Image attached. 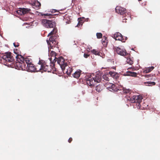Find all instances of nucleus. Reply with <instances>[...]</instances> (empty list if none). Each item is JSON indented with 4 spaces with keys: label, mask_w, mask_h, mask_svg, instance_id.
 Listing matches in <instances>:
<instances>
[{
    "label": "nucleus",
    "mask_w": 160,
    "mask_h": 160,
    "mask_svg": "<svg viewBox=\"0 0 160 160\" xmlns=\"http://www.w3.org/2000/svg\"><path fill=\"white\" fill-rule=\"evenodd\" d=\"M150 79H149V78L147 79L148 80H150Z\"/></svg>",
    "instance_id": "obj_42"
},
{
    "label": "nucleus",
    "mask_w": 160,
    "mask_h": 160,
    "mask_svg": "<svg viewBox=\"0 0 160 160\" xmlns=\"http://www.w3.org/2000/svg\"><path fill=\"white\" fill-rule=\"evenodd\" d=\"M107 38L105 36L103 37V38L102 40V43L104 45L106 46L107 45V41L106 40Z\"/></svg>",
    "instance_id": "obj_26"
},
{
    "label": "nucleus",
    "mask_w": 160,
    "mask_h": 160,
    "mask_svg": "<svg viewBox=\"0 0 160 160\" xmlns=\"http://www.w3.org/2000/svg\"><path fill=\"white\" fill-rule=\"evenodd\" d=\"M53 30L48 34V36H50V37L52 36L55 38H56L57 37L56 36V34L57 32V30L55 28H53Z\"/></svg>",
    "instance_id": "obj_17"
},
{
    "label": "nucleus",
    "mask_w": 160,
    "mask_h": 160,
    "mask_svg": "<svg viewBox=\"0 0 160 160\" xmlns=\"http://www.w3.org/2000/svg\"><path fill=\"white\" fill-rule=\"evenodd\" d=\"M78 23H79V22ZM78 25H79V23H78V24H77V25H78Z\"/></svg>",
    "instance_id": "obj_43"
},
{
    "label": "nucleus",
    "mask_w": 160,
    "mask_h": 160,
    "mask_svg": "<svg viewBox=\"0 0 160 160\" xmlns=\"http://www.w3.org/2000/svg\"><path fill=\"white\" fill-rule=\"evenodd\" d=\"M16 67L19 70H27L28 72H35V66L32 63L30 64H27L26 66V64H24L23 63H22V64L18 62L16 64Z\"/></svg>",
    "instance_id": "obj_1"
},
{
    "label": "nucleus",
    "mask_w": 160,
    "mask_h": 160,
    "mask_svg": "<svg viewBox=\"0 0 160 160\" xmlns=\"http://www.w3.org/2000/svg\"><path fill=\"white\" fill-rule=\"evenodd\" d=\"M86 83L87 84L90 86L91 87H92L94 86V80L92 75H91L89 77L86 78Z\"/></svg>",
    "instance_id": "obj_12"
},
{
    "label": "nucleus",
    "mask_w": 160,
    "mask_h": 160,
    "mask_svg": "<svg viewBox=\"0 0 160 160\" xmlns=\"http://www.w3.org/2000/svg\"><path fill=\"white\" fill-rule=\"evenodd\" d=\"M55 64L54 62L51 63L49 65H47L45 62L43 63V70L48 72L53 73L56 71V69L54 67Z\"/></svg>",
    "instance_id": "obj_6"
},
{
    "label": "nucleus",
    "mask_w": 160,
    "mask_h": 160,
    "mask_svg": "<svg viewBox=\"0 0 160 160\" xmlns=\"http://www.w3.org/2000/svg\"><path fill=\"white\" fill-rule=\"evenodd\" d=\"M144 84H145L146 86H154L155 85L156 83L154 82H145Z\"/></svg>",
    "instance_id": "obj_24"
},
{
    "label": "nucleus",
    "mask_w": 160,
    "mask_h": 160,
    "mask_svg": "<svg viewBox=\"0 0 160 160\" xmlns=\"http://www.w3.org/2000/svg\"><path fill=\"white\" fill-rule=\"evenodd\" d=\"M144 76L146 78H151L152 77V75L151 74H146Z\"/></svg>",
    "instance_id": "obj_35"
},
{
    "label": "nucleus",
    "mask_w": 160,
    "mask_h": 160,
    "mask_svg": "<svg viewBox=\"0 0 160 160\" xmlns=\"http://www.w3.org/2000/svg\"><path fill=\"white\" fill-rule=\"evenodd\" d=\"M103 78L104 79L103 80H105L106 81H109V79L108 78V77L106 75H103Z\"/></svg>",
    "instance_id": "obj_33"
},
{
    "label": "nucleus",
    "mask_w": 160,
    "mask_h": 160,
    "mask_svg": "<svg viewBox=\"0 0 160 160\" xmlns=\"http://www.w3.org/2000/svg\"><path fill=\"white\" fill-rule=\"evenodd\" d=\"M138 0V1H141V0Z\"/></svg>",
    "instance_id": "obj_44"
},
{
    "label": "nucleus",
    "mask_w": 160,
    "mask_h": 160,
    "mask_svg": "<svg viewBox=\"0 0 160 160\" xmlns=\"http://www.w3.org/2000/svg\"><path fill=\"white\" fill-rule=\"evenodd\" d=\"M17 61L15 62V66L16 67V64L17 63L19 62L21 64L23 63L24 64H30L32 63L31 59L28 58H24L22 56L20 55H17L16 57Z\"/></svg>",
    "instance_id": "obj_4"
},
{
    "label": "nucleus",
    "mask_w": 160,
    "mask_h": 160,
    "mask_svg": "<svg viewBox=\"0 0 160 160\" xmlns=\"http://www.w3.org/2000/svg\"><path fill=\"white\" fill-rule=\"evenodd\" d=\"M142 99V96L134 95L131 97H129L128 100H129L132 103L136 104V108L139 109L141 108L140 103Z\"/></svg>",
    "instance_id": "obj_3"
},
{
    "label": "nucleus",
    "mask_w": 160,
    "mask_h": 160,
    "mask_svg": "<svg viewBox=\"0 0 160 160\" xmlns=\"http://www.w3.org/2000/svg\"><path fill=\"white\" fill-rule=\"evenodd\" d=\"M91 52L92 53L96 55H100V52H98V51H97L95 49H93L91 51Z\"/></svg>",
    "instance_id": "obj_28"
},
{
    "label": "nucleus",
    "mask_w": 160,
    "mask_h": 160,
    "mask_svg": "<svg viewBox=\"0 0 160 160\" xmlns=\"http://www.w3.org/2000/svg\"><path fill=\"white\" fill-rule=\"evenodd\" d=\"M41 5L40 3L38 2H35L33 3V6L35 7L34 8H35L36 9H38L39 8V7Z\"/></svg>",
    "instance_id": "obj_25"
},
{
    "label": "nucleus",
    "mask_w": 160,
    "mask_h": 160,
    "mask_svg": "<svg viewBox=\"0 0 160 160\" xmlns=\"http://www.w3.org/2000/svg\"><path fill=\"white\" fill-rule=\"evenodd\" d=\"M56 61H57L59 65L62 69L67 67V63L65 62V60L62 57H61L58 58H55L54 59L53 62H55Z\"/></svg>",
    "instance_id": "obj_9"
},
{
    "label": "nucleus",
    "mask_w": 160,
    "mask_h": 160,
    "mask_svg": "<svg viewBox=\"0 0 160 160\" xmlns=\"http://www.w3.org/2000/svg\"><path fill=\"white\" fill-rule=\"evenodd\" d=\"M151 80H153V79H152V78H151Z\"/></svg>",
    "instance_id": "obj_45"
},
{
    "label": "nucleus",
    "mask_w": 160,
    "mask_h": 160,
    "mask_svg": "<svg viewBox=\"0 0 160 160\" xmlns=\"http://www.w3.org/2000/svg\"><path fill=\"white\" fill-rule=\"evenodd\" d=\"M132 70H135L134 68H133L132 69Z\"/></svg>",
    "instance_id": "obj_41"
},
{
    "label": "nucleus",
    "mask_w": 160,
    "mask_h": 160,
    "mask_svg": "<svg viewBox=\"0 0 160 160\" xmlns=\"http://www.w3.org/2000/svg\"><path fill=\"white\" fill-rule=\"evenodd\" d=\"M62 70L64 73H66L68 75H70L71 74L73 69L71 68L68 67L67 69L64 68Z\"/></svg>",
    "instance_id": "obj_16"
},
{
    "label": "nucleus",
    "mask_w": 160,
    "mask_h": 160,
    "mask_svg": "<svg viewBox=\"0 0 160 160\" xmlns=\"http://www.w3.org/2000/svg\"><path fill=\"white\" fill-rule=\"evenodd\" d=\"M43 61L40 60L38 65L35 66V72H38L41 70H43Z\"/></svg>",
    "instance_id": "obj_14"
},
{
    "label": "nucleus",
    "mask_w": 160,
    "mask_h": 160,
    "mask_svg": "<svg viewBox=\"0 0 160 160\" xmlns=\"http://www.w3.org/2000/svg\"><path fill=\"white\" fill-rule=\"evenodd\" d=\"M116 50L117 53L121 56H126L128 55V56H130V54L127 53L126 50L124 49H122L117 47L116 48Z\"/></svg>",
    "instance_id": "obj_11"
},
{
    "label": "nucleus",
    "mask_w": 160,
    "mask_h": 160,
    "mask_svg": "<svg viewBox=\"0 0 160 160\" xmlns=\"http://www.w3.org/2000/svg\"><path fill=\"white\" fill-rule=\"evenodd\" d=\"M103 86L102 84H99L95 87V90L97 92H100L103 89Z\"/></svg>",
    "instance_id": "obj_20"
},
{
    "label": "nucleus",
    "mask_w": 160,
    "mask_h": 160,
    "mask_svg": "<svg viewBox=\"0 0 160 160\" xmlns=\"http://www.w3.org/2000/svg\"><path fill=\"white\" fill-rule=\"evenodd\" d=\"M30 11V9L23 8H20L19 10L17 11V13L21 15L26 14Z\"/></svg>",
    "instance_id": "obj_15"
},
{
    "label": "nucleus",
    "mask_w": 160,
    "mask_h": 160,
    "mask_svg": "<svg viewBox=\"0 0 160 160\" xmlns=\"http://www.w3.org/2000/svg\"><path fill=\"white\" fill-rule=\"evenodd\" d=\"M112 83H110L109 82H107L105 84V86L107 88L111 89V85L110 84H112Z\"/></svg>",
    "instance_id": "obj_29"
},
{
    "label": "nucleus",
    "mask_w": 160,
    "mask_h": 160,
    "mask_svg": "<svg viewBox=\"0 0 160 160\" xmlns=\"http://www.w3.org/2000/svg\"><path fill=\"white\" fill-rule=\"evenodd\" d=\"M45 17V18H46L47 17H48V18H51L53 16V15L51 14L50 13H46L45 14H44L43 15Z\"/></svg>",
    "instance_id": "obj_30"
},
{
    "label": "nucleus",
    "mask_w": 160,
    "mask_h": 160,
    "mask_svg": "<svg viewBox=\"0 0 160 160\" xmlns=\"http://www.w3.org/2000/svg\"><path fill=\"white\" fill-rule=\"evenodd\" d=\"M154 68V67L152 66L147 68H146L143 70V72L144 73H148L152 71Z\"/></svg>",
    "instance_id": "obj_21"
},
{
    "label": "nucleus",
    "mask_w": 160,
    "mask_h": 160,
    "mask_svg": "<svg viewBox=\"0 0 160 160\" xmlns=\"http://www.w3.org/2000/svg\"><path fill=\"white\" fill-rule=\"evenodd\" d=\"M47 43L49 45V48L53 49L54 48H58V42L57 41V38L55 37H50L49 40H47Z\"/></svg>",
    "instance_id": "obj_7"
},
{
    "label": "nucleus",
    "mask_w": 160,
    "mask_h": 160,
    "mask_svg": "<svg viewBox=\"0 0 160 160\" xmlns=\"http://www.w3.org/2000/svg\"><path fill=\"white\" fill-rule=\"evenodd\" d=\"M90 55L87 53H84V57L85 58H87L88 57H89Z\"/></svg>",
    "instance_id": "obj_37"
},
{
    "label": "nucleus",
    "mask_w": 160,
    "mask_h": 160,
    "mask_svg": "<svg viewBox=\"0 0 160 160\" xmlns=\"http://www.w3.org/2000/svg\"><path fill=\"white\" fill-rule=\"evenodd\" d=\"M115 11L117 13L123 16V20L122 22H127L126 20L127 19V18H129L128 16H127V14L128 15L129 14L126 12L127 11L126 9L124 8L118 6L116 8Z\"/></svg>",
    "instance_id": "obj_5"
},
{
    "label": "nucleus",
    "mask_w": 160,
    "mask_h": 160,
    "mask_svg": "<svg viewBox=\"0 0 160 160\" xmlns=\"http://www.w3.org/2000/svg\"><path fill=\"white\" fill-rule=\"evenodd\" d=\"M43 25L47 28H55L56 26V23L52 20L47 19H43L42 21Z\"/></svg>",
    "instance_id": "obj_8"
},
{
    "label": "nucleus",
    "mask_w": 160,
    "mask_h": 160,
    "mask_svg": "<svg viewBox=\"0 0 160 160\" xmlns=\"http://www.w3.org/2000/svg\"><path fill=\"white\" fill-rule=\"evenodd\" d=\"M110 85H112L111 88V89H112L114 91H118V89H117L116 88V86H115V85L114 84H113L112 83V84H110Z\"/></svg>",
    "instance_id": "obj_27"
},
{
    "label": "nucleus",
    "mask_w": 160,
    "mask_h": 160,
    "mask_svg": "<svg viewBox=\"0 0 160 160\" xmlns=\"http://www.w3.org/2000/svg\"><path fill=\"white\" fill-rule=\"evenodd\" d=\"M58 13H57L56 14V15H59V13H61L60 12L59 13L58 12Z\"/></svg>",
    "instance_id": "obj_40"
},
{
    "label": "nucleus",
    "mask_w": 160,
    "mask_h": 160,
    "mask_svg": "<svg viewBox=\"0 0 160 160\" xmlns=\"http://www.w3.org/2000/svg\"><path fill=\"white\" fill-rule=\"evenodd\" d=\"M51 10V12L52 13H54L55 12H58L60 13V12L59 11H58L57 10H56V9H52V10Z\"/></svg>",
    "instance_id": "obj_36"
},
{
    "label": "nucleus",
    "mask_w": 160,
    "mask_h": 160,
    "mask_svg": "<svg viewBox=\"0 0 160 160\" xmlns=\"http://www.w3.org/2000/svg\"><path fill=\"white\" fill-rule=\"evenodd\" d=\"M72 138H70L68 140V142H69V143H70L72 141Z\"/></svg>",
    "instance_id": "obj_39"
},
{
    "label": "nucleus",
    "mask_w": 160,
    "mask_h": 160,
    "mask_svg": "<svg viewBox=\"0 0 160 160\" xmlns=\"http://www.w3.org/2000/svg\"><path fill=\"white\" fill-rule=\"evenodd\" d=\"M16 56L14 55L10 52H6L4 54L2 57L0 56V59L5 60L6 62H12V63H14L15 58H16Z\"/></svg>",
    "instance_id": "obj_2"
},
{
    "label": "nucleus",
    "mask_w": 160,
    "mask_h": 160,
    "mask_svg": "<svg viewBox=\"0 0 160 160\" xmlns=\"http://www.w3.org/2000/svg\"><path fill=\"white\" fill-rule=\"evenodd\" d=\"M130 92V91L129 89L126 90L124 91V92H125V93H129Z\"/></svg>",
    "instance_id": "obj_38"
},
{
    "label": "nucleus",
    "mask_w": 160,
    "mask_h": 160,
    "mask_svg": "<svg viewBox=\"0 0 160 160\" xmlns=\"http://www.w3.org/2000/svg\"><path fill=\"white\" fill-rule=\"evenodd\" d=\"M127 57H126L127 58V60H126V62L128 63L130 65H132L133 62V59H132L131 58L129 57V56H128V55Z\"/></svg>",
    "instance_id": "obj_23"
},
{
    "label": "nucleus",
    "mask_w": 160,
    "mask_h": 160,
    "mask_svg": "<svg viewBox=\"0 0 160 160\" xmlns=\"http://www.w3.org/2000/svg\"><path fill=\"white\" fill-rule=\"evenodd\" d=\"M94 80V82H99L102 79L101 73L100 72H96L95 74H92Z\"/></svg>",
    "instance_id": "obj_10"
},
{
    "label": "nucleus",
    "mask_w": 160,
    "mask_h": 160,
    "mask_svg": "<svg viewBox=\"0 0 160 160\" xmlns=\"http://www.w3.org/2000/svg\"><path fill=\"white\" fill-rule=\"evenodd\" d=\"M114 38L117 40L121 41L122 42H125L122 35L118 32H116L114 35Z\"/></svg>",
    "instance_id": "obj_13"
},
{
    "label": "nucleus",
    "mask_w": 160,
    "mask_h": 160,
    "mask_svg": "<svg viewBox=\"0 0 160 160\" xmlns=\"http://www.w3.org/2000/svg\"><path fill=\"white\" fill-rule=\"evenodd\" d=\"M137 73L136 72L131 71H128L127 72L126 75L132 77H136L137 76Z\"/></svg>",
    "instance_id": "obj_22"
},
{
    "label": "nucleus",
    "mask_w": 160,
    "mask_h": 160,
    "mask_svg": "<svg viewBox=\"0 0 160 160\" xmlns=\"http://www.w3.org/2000/svg\"><path fill=\"white\" fill-rule=\"evenodd\" d=\"M109 74L112 77L116 79L118 78L119 77V74L114 72H110Z\"/></svg>",
    "instance_id": "obj_18"
},
{
    "label": "nucleus",
    "mask_w": 160,
    "mask_h": 160,
    "mask_svg": "<svg viewBox=\"0 0 160 160\" xmlns=\"http://www.w3.org/2000/svg\"><path fill=\"white\" fill-rule=\"evenodd\" d=\"M81 72V71L80 70H77L72 74L74 78H78L79 77Z\"/></svg>",
    "instance_id": "obj_19"
},
{
    "label": "nucleus",
    "mask_w": 160,
    "mask_h": 160,
    "mask_svg": "<svg viewBox=\"0 0 160 160\" xmlns=\"http://www.w3.org/2000/svg\"><path fill=\"white\" fill-rule=\"evenodd\" d=\"M50 55L52 57H53L55 58H56L55 56H56V53L53 51H51V52L50 53Z\"/></svg>",
    "instance_id": "obj_31"
},
{
    "label": "nucleus",
    "mask_w": 160,
    "mask_h": 160,
    "mask_svg": "<svg viewBox=\"0 0 160 160\" xmlns=\"http://www.w3.org/2000/svg\"><path fill=\"white\" fill-rule=\"evenodd\" d=\"M96 36L97 38H101L102 37V35L101 33H97Z\"/></svg>",
    "instance_id": "obj_32"
},
{
    "label": "nucleus",
    "mask_w": 160,
    "mask_h": 160,
    "mask_svg": "<svg viewBox=\"0 0 160 160\" xmlns=\"http://www.w3.org/2000/svg\"><path fill=\"white\" fill-rule=\"evenodd\" d=\"M13 44L15 47H18L19 46V44L18 42H14Z\"/></svg>",
    "instance_id": "obj_34"
}]
</instances>
